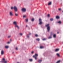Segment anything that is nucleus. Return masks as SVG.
Instances as JSON below:
<instances>
[{"mask_svg": "<svg viewBox=\"0 0 63 63\" xmlns=\"http://www.w3.org/2000/svg\"><path fill=\"white\" fill-rule=\"evenodd\" d=\"M26 27H27V25H26Z\"/></svg>", "mask_w": 63, "mask_h": 63, "instance_id": "nucleus-44", "label": "nucleus"}, {"mask_svg": "<svg viewBox=\"0 0 63 63\" xmlns=\"http://www.w3.org/2000/svg\"><path fill=\"white\" fill-rule=\"evenodd\" d=\"M5 47V48H9V46H6Z\"/></svg>", "mask_w": 63, "mask_h": 63, "instance_id": "nucleus-17", "label": "nucleus"}, {"mask_svg": "<svg viewBox=\"0 0 63 63\" xmlns=\"http://www.w3.org/2000/svg\"><path fill=\"white\" fill-rule=\"evenodd\" d=\"M31 33H29V35H31Z\"/></svg>", "mask_w": 63, "mask_h": 63, "instance_id": "nucleus-41", "label": "nucleus"}, {"mask_svg": "<svg viewBox=\"0 0 63 63\" xmlns=\"http://www.w3.org/2000/svg\"><path fill=\"white\" fill-rule=\"evenodd\" d=\"M26 17V16L25 15H24L23 16V17Z\"/></svg>", "mask_w": 63, "mask_h": 63, "instance_id": "nucleus-34", "label": "nucleus"}, {"mask_svg": "<svg viewBox=\"0 0 63 63\" xmlns=\"http://www.w3.org/2000/svg\"><path fill=\"white\" fill-rule=\"evenodd\" d=\"M53 37L54 38H56V34H54V35H53Z\"/></svg>", "mask_w": 63, "mask_h": 63, "instance_id": "nucleus-16", "label": "nucleus"}, {"mask_svg": "<svg viewBox=\"0 0 63 63\" xmlns=\"http://www.w3.org/2000/svg\"><path fill=\"white\" fill-rule=\"evenodd\" d=\"M15 15L16 16H18V14H16V13H15Z\"/></svg>", "mask_w": 63, "mask_h": 63, "instance_id": "nucleus-22", "label": "nucleus"}, {"mask_svg": "<svg viewBox=\"0 0 63 63\" xmlns=\"http://www.w3.org/2000/svg\"><path fill=\"white\" fill-rule=\"evenodd\" d=\"M28 19H26V22H28Z\"/></svg>", "mask_w": 63, "mask_h": 63, "instance_id": "nucleus-28", "label": "nucleus"}, {"mask_svg": "<svg viewBox=\"0 0 63 63\" xmlns=\"http://www.w3.org/2000/svg\"><path fill=\"white\" fill-rule=\"evenodd\" d=\"M20 35H21V36H22V33H20Z\"/></svg>", "mask_w": 63, "mask_h": 63, "instance_id": "nucleus-29", "label": "nucleus"}, {"mask_svg": "<svg viewBox=\"0 0 63 63\" xmlns=\"http://www.w3.org/2000/svg\"><path fill=\"white\" fill-rule=\"evenodd\" d=\"M60 61H58L56 63H60Z\"/></svg>", "mask_w": 63, "mask_h": 63, "instance_id": "nucleus-24", "label": "nucleus"}, {"mask_svg": "<svg viewBox=\"0 0 63 63\" xmlns=\"http://www.w3.org/2000/svg\"><path fill=\"white\" fill-rule=\"evenodd\" d=\"M10 15L11 16H13L14 14H13V12L11 11L9 13Z\"/></svg>", "mask_w": 63, "mask_h": 63, "instance_id": "nucleus-7", "label": "nucleus"}, {"mask_svg": "<svg viewBox=\"0 0 63 63\" xmlns=\"http://www.w3.org/2000/svg\"><path fill=\"white\" fill-rule=\"evenodd\" d=\"M34 20V18H32V21H33Z\"/></svg>", "mask_w": 63, "mask_h": 63, "instance_id": "nucleus-27", "label": "nucleus"}, {"mask_svg": "<svg viewBox=\"0 0 63 63\" xmlns=\"http://www.w3.org/2000/svg\"><path fill=\"white\" fill-rule=\"evenodd\" d=\"M14 53V52H13V53Z\"/></svg>", "mask_w": 63, "mask_h": 63, "instance_id": "nucleus-45", "label": "nucleus"}, {"mask_svg": "<svg viewBox=\"0 0 63 63\" xmlns=\"http://www.w3.org/2000/svg\"><path fill=\"white\" fill-rule=\"evenodd\" d=\"M39 24L40 25H41L42 24H43V22H42V19L41 18H40L39 19Z\"/></svg>", "mask_w": 63, "mask_h": 63, "instance_id": "nucleus-1", "label": "nucleus"}, {"mask_svg": "<svg viewBox=\"0 0 63 63\" xmlns=\"http://www.w3.org/2000/svg\"><path fill=\"white\" fill-rule=\"evenodd\" d=\"M46 27H49V24H47V25H46Z\"/></svg>", "mask_w": 63, "mask_h": 63, "instance_id": "nucleus-15", "label": "nucleus"}, {"mask_svg": "<svg viewBox=\"0 0 63 63\" xmlns=\"http://www.w3.org/2000/svg\"><path fill=\"white\" fill-rule=\"evenodd\" d=\"M14 9L16 12H17V7H16V6H14Z\"/></svg>", "mask_w": 63, "mask_h": 63, "instance_id": "nucleus-3", "label": "nucleus"}, {"mask_svg": "<svg viewBox=\"0 0 63 63\" xmlns=\"http://www.w3.org/2000/svg\"><path fill=\"white\" fill-rule=\"evenodd\" d=\"M21 11L23 12H25L26 11V9L24 8L21 9Z\"/></svg>", "mask_w": 63, "mask_h": 63, "instance_id": "nucleus-6", "label": "nucleus"}, {"mask_svg": "<svg viewBox=\"0 0 63 63\" xmlns=\"http://www.w3.org/2000/svg\"><path fill=\"white\" fill-rule=\"evenodd\" d=\"M53 18H51L50 19V20L51 21H53Z\"/></svg>", "mask_w": 63, "mask_h": 63, "instance_id": "nucleus-20", "label": "nucleus"}, {"mask_svg": "<svg viewBox=\"0 0 63 63\" xmlns=\"http://www.w3.org/2000/svg\"><path fill=\"white\" fill-rule=\"evenodd\" d=\"M36 40H37V41H40V39L39 38L37 39H36Z\"/></svg>", "mask_w": 63, "mask_h": 63, "instance_id": "nucleus-25", "label": "nucleus"}, {"mask_svg": "<svg viewBox=\"0 0 63 63\" xmlns=\"http://www.w3.org/2000/svg\"><path fill=\"white\" fill-rule=\"evenodd\" d=\"M57 23H59L60 24H61V21H59L58 22H57Z\"/></svg>", "mask_w": 63, "mask_h": 63, "instance_id": "nucleus-19", "label": "nucleus"}, {"mask_svg": "<svg viewBox=\"0 0 63 63\" xmlns=\"http://www.w3.org/2000/svg\"><path fill=\"white\" fill-rule=\"evenodd\" d=\"M46 40V39L44 38L43 39V41H45V40Z\"/></svg>", "mask_w": 63, "mask_h": 63, "instance_id": "nucleus-32", "label": "nucleus"}, {"mask_svg": "<svg viewBox=\"0 0 63 63\" xmlns=\"http://www.w3.org/2000/svg\"><path fill=\"white\" fill-rule=\"evenodd\" d=\"M10 37H11V36H8V37L9 38H10Z\"/></svg>", "mask_w": 63, "mask_h": 63, "instance_id": "nucleus-39", "label": "nucleus"}, {"mask_svg": "<svg viewBox=\"0 0 63 63\" xmlns=\"http://www.w3.org/2000/svg\"><path fill=\"white\" fill-rule=\"evenodd\" d=\"M48 17H49L50 16V15H49V14H48L47 15Z\"/></svg>", "mask_w": 63, "mask_h": 63, "instance_id": "nucleus-33", "label": "nucleus"}, {"mask_svg": "<svg viewBox=\"0 0 63 63\" xmlns=\"http://www.w3.org/2000/svg\"><path fill=\"white\" fill-rule=\"evenodd\" d=\"M29 61H31V62H32V61H33V60L32 59H29Z\"/></svg>", "mask_w": 63, "mask_h": 63, "instance_id": "nucleus-23", "label": "nucleus"}, {"mask_svg": "<svg viewBox=\"0 0 63 63\" xmlns=\"http://www.w3.org/2000/svg\"><path fill=\"white\" fill-rule=\"evenodd\" d=\"M10 42H9L7 43V44H10Z\"/></svg>", "mask_w": 63, "mask_h": 63, "instance_id": "nucleus-38", "label": "nucleus"}, {"mask_svg": "<svg viewBox=\"0 0 63 63\" xmlns=\"http://www.w3.org/2000/svg\"><path fill=\"white\" fill-rule=\"evenodd\" d=\"M19 63V62H18V63Z\"/></svg>", "mask_w": 63, "mask_h": 63, "instance_id": "nucleus-46", "label": "nucleus"}, {"mask_svg": "<svg viewBox=\"0 0 63 63\" xmlns=\"http://www.w3.org/2000/svg\"><path fill=\"white\" fill-rule=\"evenodd\" d=\"M35 55H34L33 56V57H34L35 59H36V60H37V56H38V54H35Z\"/></svg>", "mask_w": 63, "mask_h": 63, "instance_id": "nucleus-2", "label": "nucleus"}, {"mask_svg": "<svg viewBox=\"0 0 63 63\" xmlns=\"http://www.w3.org/2000/svg\"><path fill=\"white\" fill-rule=\"evenodd\" d=\"M44 47L42 46H40V48H44Z\"/></svg>", "mask_w": 63, "mask_h": 63, "instance_id": "nucleus-21", "label": "nucleus"}, {"mask_svg": "<svg viewBox=\"0 0 63 63\" xmlns=\"http://www.w3.org/2000/svg\"><path fill=\"white\" fill-rule=\"evenodd\" d=\"M51 38H52L51 36H50L48 37V38L51 39Z\"/></svg>", "mask_w": 63, "mask_h": 63, "instance_id": "nucleus-30", "label": "nucleus"}, {"mask_svg": "<svg viewBox=\"0 0 63 63\" xmlns=\"http://www.w3.org/2000/svg\"><path fill=\"white\" fill-rule=\"evenodd\" d=\"M62 12H63V11Z\"/></svg>", "mask_w": 63, "mask_h": 63, "instance_id": "nucleus-48", "label": "nucleus"}, {"mask_svg": "<svg viewBox=\"0 0 63 63\" xmlns=\"http://www.w3.org/2000/svg\"><path fill=\"white\" fill-rule=\"evenodd\" d=\"M5 61V59L3 58L2 59V61L1 62H2L3 63H7V61Z\"/></svg>", "mask_w": 63, "mask_h": 63, "instance_id": "nucleus-5", "label": "nucleus"}, {"mask_svg": "<svg viewBox=\"0 0 63 63\" xmlns=\"http://www.w3.org/2000/svg\"><path fill=\"white\" fill-rule=\"evenodd\" d=\"M16 50H18V48H17V47H16Z\"/></svg>", "mask_w": 63, "mask_h": 63, "instance_id": "nucleus-36", "label": "nucleus"}, {"mask_svg": "<svg viewBox=\"0 0 63 63\" xmlns=\"http://www.w3.org/2000/svg\"><path fill=\"white\" fill-rule=\"evenodd\" d=\"M33 53H34V51H32V54H33Z\"/></svg>", "mask_w": 63, "mask_h": 63, "instance_id": "nucleus-40", "label": "nucleus"}, {"mask_svg": "<svg viewBox=\"0 0 63 63\" xmlns=\"http://www.w3.org/2000/svg\"><path fill=\"white\" fill-rule=\"evenodd\" d=\"M12 40L11 39H10V41H11Z\"/></svg>", "mask_w": 63, "mask_h": 63, "instance_id": "nucleus-47", "label": "nucleus"}, {"mask_svg": "<svg viewBox=\"0 0 63 63\" xmlns=\"http://www.w3.org/2000/svg\"><path fill=\"white\" fill-rule=\"evenodd\" d=\"M14 7H11V10H13V9H14Z\"/></svg>", "mask_w": 63, "mask_h": 63, "instance_id": "nucleus-26", "label": "nucleus"}, {"mask_svg": "<svg viewBox=\"0 0 63 63\" xmlns=\"http://www.w3.org/2000/svg\"><path fill=\"white\" fill-rule=\"evenodd\" d=\"M15 28H16V27H17V28L18 29H19V27L17 25H15Z\"/></svg>", "mask_w": 63, "mask_h": 63, "instance_id": "nucleus-8", "label": "nucleus"}, {"mask_svg": "<svg viewBox=\"0 0 63 63\" xmlns=\"http://www.w3.org/2000/svg\"><path fill=\"white\" fill-rule=\"evenodd\" d=\"M27 37V38H29V36L28 35Z\"/></svg>", "mask_w": 63, "mask_h": 63, "instance_id": "nucleus-42", "label": "nucleus"}, {"mask_svg": "<svg viewBox=\"0 0 63 63\" xmlns=\"http://www.w3.org/2000/svg\"><path fill=\"white\" fill-rule=\"evenodd\" d=\"M47 30L48 32L49 31V30H50V27H47Z\"/></svg>", "mask_w": 63, "mask_h": 63, "instance_id": "nucleus-9", "label": "nucleus"}, {"mask_svg": "<svg viewBox=\"0 0 63 63\" xmlns=\"http://www.w3.org/2000/svg\"><path fill=\"white\" fill-rule=\"evenodd\" d=\"M59 32H57V34H58Z\"/></svg>", "mask_w": 63, "mask_h": 63, "instance_id": "nucleus-43", "label": "nucleus"}, {"mask_svg": "<svg viewBox=\"0 0 63 63\" xmlns=\"http://www.w3.org/2000/svg\"><path fill=\"white\" fill-rule=\"evenodd\" d=\"M57 55L58 57H59L60 56V55H59V54L58 53H57Z\"/></svg>", "mask_w": 63, "mask_h": 63, "instance_id": "nucleus-18", "label": "nucleus"}, {"mask_svg": "<svg viewBox=\"0 0 63 63\" xmlns=\"http://www.w3.org/2000/svg\"><path fill=\"white\" fill-rule=\"evenodd\" d=\"M35 36L36 37H38V35L37 34H35Z\"/></svg>", "mask_w": 63, "mask_h": 63, "instance_id": "nucleus-37", "label": "nucleus"}, {"mask_svg": "<svg viewBox=\"0 0 63 63\" xmlns=\"http://www.w3.org/2000/svg\"><path fill=\"white\" fill-rule=\"evenodd\" d=\"M50 35L51 36H52V32H51Z\"/></svg>", "mask_w": 63, "mask_h": 63, "instance_id": "nucleus-31", "label": "nucleus"}, {"mask_svg": "<svg viewBox=\"0 0 63 63\" xmlns=\"http://www.w3.org/2000/svg\"><path fill=\"white\" fill-rule=\"evenodd\" d=\"M58 10L59 11H60L61 10V8H59Z\"/></svg>", "mask_w": 63, "mask_h": 63, "instance_id": "nucleus-35", "label": "nucleus"}, {"mask_svg": "<svg viewBox=\"0 0 63 63\" xmlns=\"http://www.w3.org/2000/svg\"><path fill=\"white\" fill-rule=\"evenodd\" d=\"M13 24H15V25H17V23L15 21L13 22Z\"/></svg>", "mask_w": 63, "mask_h": 63, "instance_id": "nucleus-10", "label": "nucleus"}, {"mask_svg": "<svg viewBox=\"0 0 63 63\" xmlns=\"http://www.w3.org/2000/svg\"><path fill=\"white\" fill-rule=\"evenodd\" d=\"M1 56L3 55L4 54V50H2L1 51Z\"/></svg>", "mask_w": 63, "mask_h": 63, "instance_id": "nucleus-4", "label": "nucleus"}, {"mask_svg": "<svg viewBox=\"0 0 63 63\" xmlns=\"http://www.w3.org/2000/svg\"><path fill=\"white\" fill-rule=\"evenodd\" d=\"M59 49L58 48V49H56L55 51L56 52H57L58 51H59Z\"/></svg>", "mask_w": 63, "mask_h": 63, "instance_id": "nucleus-11", "label": "nucleus"}, {"mask_svg": "<svg viewBox=\"0 0 63 63\" xmlns=\"http://www.w3.org/2000/svg\"><path fill=\"white\" fill-rule=\"evenodd\" d=\"M42 60H38V62L39 63H41V62H42Z\"/></svg>", "mask_w": 63, "mask_h": 63, "instance_id": "nucleus-13", "label": "nucleus"}, {"mask_svg": "<svg viewBox=\"0 0 63 63\" xmlns=\"http://www.w3.org/2000/svg\"><path fill=\"white\" fill-rule=\"evenodd\" d=\"M51 5V2H50L48 3V5Z\"/></svg>", "mask_w": 63, "mask_h": 63, "instance_id": "nucleus-14", "label": "nucleus"}, {"mask_svg": "<svg viewBox=\"0 0 63 63\" xmlns=\"http://www.w3.org/2000/svg\"><path fill=\"white\" fill-rule=\"evenodd\" d=\"M59 18H60V17L59 16H56V18L57 19H59Z\"/></svg>", "mask_w": 63, "mask_h": 63, "instance_id": "nucleus-12", "label": "nucleus"}]
</instances>
